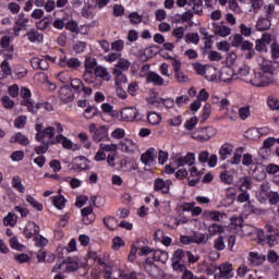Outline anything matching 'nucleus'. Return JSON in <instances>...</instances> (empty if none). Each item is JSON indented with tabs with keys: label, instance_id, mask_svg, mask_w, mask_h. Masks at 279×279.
<instances>
[{
	"label": "nucleus",
	"instance_id": "f257e3e1",
	"mask_svg": "<svg viewBox=\"0 0 279 279\" xmlns=\"http://www.w3.org/2000/svg\"><path fill=\"white\" fill-rule=\"evenodd\" d=\"M258 71L255 72L257 76L258 88L269 86V84H274V77L276 72L278 71V64L274 61L267 60L263 57L258 59Z\"/></svg>",
	"mask_w": 279,
	"mask_h": 279
},
{
	"label": "nucleus",
	"instance_id": "f03ea898",
	"mask_svg": "<svg viewBox=\"0 0 279 279\" xmlns=\"http://www.w3.org/2000/svg\"><path fill=\"white\" fill-rule=\"evenodd\" d=\"M235 78L242 80L246 84H252V86H256L258 88V78L256 76V72H250V65L242 64L236 69Z\"/></svg>",
	"mask_w": 279,
	"mask_h": 279
},
{
	"label": "nucleus",
	"instance_id": "7ed1b4c3",
	"mask_svg": "<svg viewBox=\"0 0 279 279\" xmlns=\"http://www.w3.org/2000/svg\"><path fill=\"white\" fill-rule=\"evenodd\" d=\"M21 97H23L21 106H26L28 112H32V114H37L40 108H45L44 104H37L36 106H34V101L29 99V97H32V92H29L27 87H22Z\"/></svg>",
	"mask_w": 279,
	"mask_h": 279
},
{
	"label": "nucleus",
	"instance_id": "20e7f679",
	"mask_svg": "<svg viewBox=\"0 0 279 279\" xmlns=\"http://www.w3.org/2000/svg\"><path fill=\"white\" fill-rule=\"evenodd\" d=\"M215 134H217V130L213 126H207L192 132L191 137L198 143H206V141H210Z\"/></svg>",
	"mask_w": 279,
	"mask_h": 279
},
{
	"label": "nucleus",
	"instance_id": "39448f33",
	"mask_svg": "<svg viewBox=\"0 0 279 279\" xmlns=\"http://www.w3.org/2000/svg\"><path fill=\"white\" fill-rule=\"evenodd\" d=\"M213 271H219V274L215 275V279H230L234 278V268H232V264L226 262L220 266H214Z\"/></svg>",
	"mask_w": 279,
	"mask_h": 279
},
{
	"label": "nucleus",
	"instance_id": "423d86ee",
	"mask_svg": "<svg viewBox=\"0 0 279 279\" xmlns=\"http://www.w3.org/2000/svg\"><path fill=\"white\" fill-rule=\"evenodd\" d=\"M171 186H173V181L171 179L165 180L162 178H157L154 182V191L162 193V195H169Z\"/></svg>",
	"mask_w": 279,
	"mask_h": 279
},
{
	"label": "nucleus",
	"instance_id": "0eeeda50",
	"mask_svg": "<svg viewBox=\"0 0 279 279\" xmlns=\"http://www.w3.org/2000/svg\"><path fill=\"white\" fill-rule=\"evenodd\" d=\"M138 109L136 107H125L121 111L122 121L134 122L141 121Z\"/></svg>",
	"mask_w": 279,
	"mask_h": 279
},
{
	"label": "nucleus",
	"instance_id": "6e6552de",
	"mask_svg": "<svg viewBox=\"0 0 279 279\" xmlns=\"http://www.w3.org/2000/svg\"><path fill=\"white\" fill-rule=\"evenodd\" d=\"M231 47H241L242 51H250L254 49V44H252L250 40L243 41V35L235 34L233 35V39L231 41Z\"/></svg>",
	"mask_w": 279,
	"mask_h": 279
},
{
	"label": "nucleus",
	"instance_id": "1a4fd4ad",
	"mask_svg": "<svg viewBox=\"0 0 279 279\" xmlns=\"http://www.w3.org/2000/svg\"><path fill=\"white\" fill-rule=\"evenodd\" d=\"M267 45H271V35L268 33H264L262 38L255 41V49L259 53H267Z\"/></svg>",
	"mask_w": 279,
	"mask_h": 279
},
{
	"label": "nucleus",
	"instance_id": "9d476101",
	"mask_svg": "<svg viewBox=\"0 0 279 279\" xmlns=\"http://www.w3.org/2000/svg\"><path fill=\"white\" fill-rule=\"evenodd\" d=\"M211 29L216 36H221V38H226L227 36H230V34H232V29L223 25V22H214L211 24Z\"/></svg>",
	"mask_w": 279,
	"mask_h": 279
},
{
	"label": "nucleus",
	"instance_id": "9b49d317",
	"mask_svg": "<svg viewBox=\"0 0 279 279\" xmlns=\"http://www.w3.org/2000/svg\"><path fill=\"white\" fill-rule=\"evenodd\" d=\"M56 136V128L53 126H48L46 128L43 132L36 133V141L38 143H45V138H48V143H51L52 138Z\"/></svg>",
	"mask_w": 279,
	"mask_h": 279
},
{
	"label": "nucleus",
	"instance_id": "f8f14e48",
	"mask_svg": "<svg viewBox=\"0 0 279 279\" xmlns=\"http://www.w3.org/2000/svg\"><path fill=\"white\" fill-rule=\"evenodd\" d=\"M248 265L251 267H258L263 265L266 260L265 255L258 253V252H250L247 256Z\"/></svg>",
	"mask_w": 279,
	"mask_h": 279
},
{
	"label": "nucleus",
	"instance_id": "ddd939ff",
	"mask_svg": "<svg viewBox=\"0 0 279 279\" xmlns=\"http://www.w3.org/2000/svg\"><path fill=\"white\" fill-rule=\"evenodd\" d=\"M59 99H61L63 104H71V101L75 99V96L73 95V92L71 90V87H69V85H64L60 88Z\"/></svg>",
	"mask_w": 279,
	"mask_h": 279
},
{
	"label": "nucleus",
	"instance_id": "4468645a",
	"mask_svg": "<svg viewBox=\"0 0 279 279\" xmlns=\"http://www.w3.org/2000/svg\"><path fill=\"white\" fill-rule=\"evenodd\" d=\"M26 239H36L40 234V227L36 222H28L24 229Z\"/></svg>",
	"mask_w": 279,
	"mask_h": 279
},
{
	"label": "nucleus",
	"instance_id": "2eb2a0df",
	"mask_svg": "<svg viewBox=\"0 0 279 279\" xmlns=\"http://www.w3.org/2000/svg\"><path fill=\"white\" fill-rule=\"evenodd\" d=\"M194 163H195V154L193 153H189L186 156L179 157L177 160H174V166L177 168L185 167V165H189V167H191Z\"/></svg>",
	"mask_w": 279,
	"mask_h": 279
},
{
	"label": "nucleus",
	"instance_id": "dca6fc26",
	"mask_svg": "<svg viewBox=\"0 0 279 279\" xmlns=\"http://www.w3.org/2000/svg\"><path fill=\"white\" fill-rule=\"evenodd\" d=\"M93 138L96 143H101V141H108V126L106 125H101L99 126L94 135H93Z\"/></svg>",
	"mask_w": 279,
	"mask_h": 279
},
{
	"label": "nucleus",
	"instance_id": "f3484780",
	"mask_svg": "<svg viewBox=\"0 0 279 279\" xmlns=\"http://www.w3.org/2000/svg\"><path fill=\"white\" fill-rule=\"evenodd\" d=\"M144 269L153 279H158L160 277V268L151 262H146Z\"/></svg>",
	"mask_w": 279,
	"mask_h": 279
},
{
	"label": "nucleus",
	"instance_id": "a211bd4d",
	"mask_svg": "<svg viewBox=\"0 0 279 279\" xmlns=\"http://www.w3.org/2000/svg\"><path fill=\"white\" fill-rule=\"evenodd\" d=\"M146 82L147 84H153L154 86H163L165 85V78L157 74L156 72H149L146 75Z\"/></svg>",
	"mask_w": 279,
	"mask_h": 279
},
{
	"label": "nucleus",
	"instance_id": "6ab92c4d",
	"mask_svg": "<svg viewBox=\"0 0 279 279\" xmlns=\"http://www.w3.org/2000/svg\"><path fill=\"white\" fill-rule=\"evenodd\" d=\"M59 65L63 68L69 66L70 69H80V66H82V61H80L77 58L66 60V57H64L60 59Z\"/></svg>",
	"mask_w": 279,
	"mask_h": 279
},
{
	"label": "nucleus",
	"instance_id": "aec40b11",
	"mask_svg": "<svg viewBox=\"0 0 279 279\" xmlns=\"http://www.w3.org/2000/svg\"><path fill=\"white\" fill-rule=\"evenodd\" d=\"M219 77H220L221 82L230 84V82H233V80H236V74H234L232 69L225 68L221 70Z\"/></svg>",
	"mask_w": 279,
	"mask_h": 279
},
{
	"label": "nucleus",
	"instance_id": "412c9836",
	"mask_svg": "<svg viewBox=\"0 0 279 279\" xmlns=\"http://www.w3.org/2000/svg\"><path fill=\"white\" fill-rule=\"evenodd\" d=\"M154 160H156V149L154 148L147 149L146 153H144L141 157V161L145 166L151 165Z\"/></svg>",
	"mask_w": 279,
	"mask_h": 279
},
{
	"label": "nucleus",
	"instance_id": "4be33fe9",
	"mask_svg": "<svg viewBox=\"0 0 279 279\" xmlns=\"http://www.w3.org/2000/svg\"><path fill=\"white\" fill-rule=\"evenodd\" d=\"M27 23H29V19L25 17V13H20L15 20L14 32H21V29H25L27 27Z\"/></svg>",
	"mask_w": 279,
	"mask_h": 279
},
{
	"label": "nucleus",
	"instance_id": "5701e85b",
	"mask_svg": "<svg viewBox=\"0 0 279 279\" xmlns=\"http://www.w3.org/2000/svg\"><path fill=\"white\" fill-rule=\"evenodd\" d=\"M123 70H119V68L112 69V75L114 77L116 84H128V76L123 73Z\"/></svg>",
	"mask_w": 279,
	"mask_h": 279
},
{
	"label": "nucleus",
	"instance_id": "b1692460",
	"mask_svg": "<svg viewBox=\"0 0 279 279\" xmlns=\"http://www.w3.org/2000/svg\"><path fill=\"white\" fill-rule=\"evenodd\" d=\"M232 151H234V146L232 144H223L219 149L220 160L223 161L228 158V156H232Z\"/></svg>",
	"mask_w": 279,
	"mask_h": 279
},
{
	"label": "nucleus",
	"instance_id": "393cba45",
	"mask_svg": "<svg viewBox=\"0 0 279 279\" xmlns=\"http://www.w3.org/2000/svg\"><path fill=\"white\" fill-rule=\"evenodd\" d=\"M257 32H267V29H271V20L267 17H260L256 24Z\"/></svg>",
	"mask_w": 279,
	"mask_h": 279
},
{
	"label": "nucleus",
	"instance_id": "a878e982",
	"mask_svg": "<svg viewBox=\"0 0 279 279\" xmlns=\"http://www.w3.org/2000/svg\"><path fill=\"white\" fill-rule=\"evenodd\" d=\"M26 36L28 37L29 43H43L45 38V36L36 31V28H32Z\"/></svg>",
	"mask_w": 279,
	"mask_h": 279
},
{
	"label": "nucleus",
	"instance_id": "bb28decb",
	"mask_svg": "<svg viewBox=\"0 0 279 279\" xmlns=\"http://www.w3.org/2000/svg\"><path fill=\"white\" fill-rule=\"evenodd\" d=\"M95 75L96 77H100L101 80H104L105 82H110V72H108V69L98 65L95 69Z\"/></svg>",
	"mask_w": 279,
	"mask_h": 279
},
{
	"label": "nucleus",
	"instance_id": "cd10ccee",
	"mask_svg": "<svg viewBox=\"0 0 279 279\" xmlns=\"http://www.w3.org/2000/svg\"><path fill=\"white\" fill-rule=\"evenodd\" d=\"M153 259L157 263H167L169 260V253L162 250H156L153 254Z\"/></svg>",
	"mask_w": 279,
	"mask_h": 279
},
{
	"label": "nucleus",
	"instance_id": "c85d7f7f",
	"mask_svg": "<svg viewBox=\"0 0 279 279\" xmlns=\"http://www.w3.org/2000/svg\"><path fill=\"white\" fill-rule=\"evenodd\" d=\"M209 236L204 233H194L192 236V243H196V245H206L208 243Z\"/></svg>",
	"mask_w": 279,
	"mask_h": 279
},
{
	"label": "nucleus",
	"instance_id": "c756f323",
	"mask_svg": "<svg viewBox=\"0 0 279 279\" xmlns=\"http://www.w3.org/2000/svg\"><path fill=\"white\" fill-rule=\"evenodd\" d=\"M193 5L192 10L194 14H197L198 16L204 14V1L203 0H193L192 2H189V5Z\"/></svg>",
	"mask_w": 279,
	"mask_h": 279
},
{
	"label": "nucleus",
	"instance_id": "7c9ffc66",
	"mask_svg": "<svg viewBox=\"0 0 279 279\" xmlns=\"http://www.w3.org/2000/svg\"><path fill=\"white\" fill-rule=\"evenodd\" d=\"M11 143H19V145H29V138L23 133L19 132L10 140Z\"/></svg>",
	"mask_w": 279,
	"mask_h": 279
},
{
	"label": "nucleus",
	"instance_id": "2f4dec72",
	"mask_svg": "<svg viewBox=\"0 0 279 279\" xmlns=\"http://www.w3.org/2000/svg\"><path fill=\"white\" fill-rule=\"evenodd\" d=\"M220 180L223 184H233L234 175L231 171L226 170L220 173Z\"/></svg>",
	"mask_w": 279,
	"mask_h": 279
},
{
	"label": "nucleus",
	"instance_id": "473e14b6",
	"mask_svg": "<svg viewBox=\"0 0 279 279\" xmlns=\"http://www.w3.org/2000/svg\"><path fill=\"white\" fill-rule=\"evenodd\" d=\"M12 186L13 189H16L19 193H25V186L23 185V182L21 181V177L15 175L12 179Z\"/></svg>",
	"mask_w": 279,
	"mask_h": 279
},
{
	"label": "nucleus",
	"instance_id": "72a5a7b5",
	"mask_svg": "<svg viewBox=\"0 0 279 279\" xmlns=\"http://www.w3.org/2000/svg\"><path fill=\"white\" fill-rule=\"evenodd\" d=\"M147 121L148 123H150V125H158L160 121H162V118L160 117V114H157L156 112L150 111L148 112Z\"/></svg>",
	"mask_w": 279,
	"mask_h": 279
},
{
	"label": "nucleus",
	"instance_id": "f704fd0d",
	"mask_svg": "<svg viewBox=\"0 0 279 279\" xmlns=\"http://www.w3.org/2000/svg\"><path fill=\"white\" fill-rule=\"evenodd\" d=\"M206 216L208 217L209 221H221V219L226 217V214L221 211H207Z\"/></svg>",
	"mask_w": 279,
	"mask_h": 279
},
{
	"label": "nucleus",
	"instance_id": "c9c22d12",
	"mask_svg": "<svg viewBox=\"0 0 279 279\" xmlns=\"http://www.w3.org/2000/svg\"><path fill=\"white\" fill-rule=\"evenodd\" d=\"M209 236H215L216 234H223V226L213 223L208 228Z\"/></svg>",
	"mask_w": 279,
	"mask_h": 279
},
{
	"label": "nucleus",
	"instance_id": "e433bc0d",
	"mask_svg": "<svg viewBox=\"0 0 279 279\" xmlns=\"http://www.w3.org/2000/svg\"><path fill=\"white\" fill-rule=\"evenodd\" d=\"M214 248L217 250L218 252H223V250H226V241L223 235L218 236L214 241Z\"/></svg>",
	"mask_w": 279,
	"mask_h": 279
},
{
	"label": "nucleus",
	"instance_id": "4c0bfd02",
	"mask_svg": "<svg viewBox=\"0 0 279 279\" xmlns=\"http://www.w3.org/2000/svg\"><path fill=\"white\" fill-rule=\"evenodd\" d=\"M185 43H191L192 45H198L199 44V34L197 33H187L185 35Z\"/></svg>",
	"mask_w": 279,
	"mask_h": 279
},
{
	"label": "nucleus",
	"instance_id": "58836bf2",
	"mask_svg": "<svg viewBox=\"0 0 279 279\" xmlns=\"http://www.w3.org/2000/svg\"><path fill=\"white\" fill-rule=\"evenodd\" d=\"M131 62L128 61V59H119L118 63L116 64V69H119L120 71H128L131 66Z\"/></svg>",
	"mask_w": 279,
	"mask_h": 279
},
{
	"label": "nucleus",
	"instance_id": "ea45409f",
	"mask_svg": "<svg viewBox=\"0 0 279 279\" xmlns=\"http://www.w3.org/2000/svg\"><path fill=\"white\" fill-rule=\"evenodd\" d=\"M0 68L3 73L2 77H8L9 75H12V68L10 66V62H8V59L2 61Z\"/></svg>",
	"mask_w": 279,
	"mask_h": 279
},
{
	"label": "nucleus",
	"instance_id": "a19ab883",
	"mask_svg": "<svg viewBox=\"0 0 279 279\" xmlns=\"http://www.w3.org/2000/svg\"><path fill=\"white\" fill-rule=\"evenodd\" d=\"M50 25L51 20H49V17H44L43 20L36 23V27L37 29H40V32H45V29H47V27H49Z\"/></svg>",
	"mask_w": 279,
	"mask_h": 279
},
{
	"label": "nucleus",
	"instance_id": "79ce46f5",
	"mask_svg": "<svg viewBox=\"0 0 279 279\" xmlns=\"http://www.w3.org/2000/svg\"><path fill=\"white\" fill-rule=\"evenodd\" d=\"M52 202L56 208H58L59 210H62V208H64V204L66 199L64 198V196L60 195V196H54Z\"/></svg>",
	"mask_w": 279,
	"mask_h": 279
},
{
	"label": "nucleus",
	"instance_id": "37998d69",
	"mask_svg": "<svg viewBox=\"0 0 279 279\" xmlns=\"http://www.w3.org/2000/svg\"><path fill=\"white\" fill-rule=\"evenodd\" d=\"M4 226H16V215L9 213L7 217L3 218Z\"/></svg>",
	"mask_w": 279,
	"mask_h": 279
},
{
	"label": "nucleus",
	"instance_id": "c03bdc74",
	"mask_svg": "<svg viewBox=\"0 0 279 279\" xmlns=\"http://www.w3.org/2000/svg\"><path fill=\"white\" fill-rule=\"evenodd\" d=\"M85 69H86V71H93V70L97 69V59L90 58V57L86 58Z\"/></svg>",
	"mask_w": 279,
	"mask_h": 279
},
{
	"label": "nucleus",
	"instance_id": "a18cd8bd",
	"mask_svg": "<svg viewBox=\"0 0 279 279\" xmlns=\"http://www.w3.org/2000/svg\"><path fill=\"white\" fill-rule=\"evenodd\" d=\"M26 202L36 210H43V204L36 201V198H34L32 195L26 196Z\"/></svg>",
	"mask_w": 279,
	"mask_h": 279
},
{
	"label": "nucleus",
	"instance_id": "49530a36",
	"mask_svg": "<svg viewBox=\"0 0 279 279\" xmlns=\"http://www.w3.org/2000/svg\"><path fill=\"white\" fill-rule=\"evenodd\" d=\"M129 19L133 25H138L140 23H143V15L138 14V12H132L129 15Z\"/></svg>",
	"mask_w": 279,
	"mask_h": 279
},
{
	"label": "nucleus",
	"instance_id": "de8ad7c7",
	"mask_svg": "<svg viewBox=\"0 0 279 279\" xmlns=\"http://www.w3.org/2000/svg\"><path fill=\"white\" fill-rule=\"evenodd\" d=\"M97 114H98L97 108H95V106H88L85 109L84 117L85 119H93V117H97Z\"/></svg>",
	"mask_w": 279,
	"mask_h": 279
},
{
	"label": "nucleus",
	"instance_id": "09e8293b",
	"mask_svg": "<svg viewBox=\"0 0 279 279\" xmlns=\"http://www.w3.org/2000/svg\"><path fill=\"white\" fill-rule=\"evenodd\" d=\"M174 80H177V82H179V84H184V83L189 82V76L186 74H184V72H182V70H180L179 72H174Z\"/></svg>",
	"mask_w": 279,
	"mask_h": 279
},
{
	"label": "nucleus",
	"instance_id": "8fccbe9b",
	"mask_svg": "<svg viewBox=\"0 0 279 279\" xmlns=\"http://www.w3.org/2000/svg\"><path fill=\"white\" fill-rule=\"evenodd\" d=\"M210 112H213V110L210 109V104H206L203 108V116H202L201 123H206V121H208V118L210 117Z\"/></svg>",
	"mask_w": 279,
	"mask_h": 279
},
{
	"label": "nucleus",
	"instance_id": "3c124183",
	"mask_svg": "<svg viewBox=\"0 0 279 279\" xmlns=\"http://www.w3.org/2000/svg\"><path fill=\"white\" fill-rule=\"evenodd\" d=\"M83 80L86 84H94L95 74H93V70H86L83 74Z\"/></svg>",
	"mask_w": 279,
	"mask_h": 279
},
{
	"label": "nucleus",
	"instance_id": "603ef678",
	"mask_svg": "<svg viewBox=\"0 0 279 279\" xmlns=\"http://www.w3.org/2000/svg\"><path fill=\"white\" fill-rule=\"evenodd\" d=\"M241 191H247L250 189H252V178L250 177H244L243 179H241Z\"/></svg>",
	"mask_w": 279,
	"mask_h": 279
},
{
	"label": "nucleus",
	"instance_id": "864d4df0",
	"mask_svg": "<svg viewBox=\"0 0 279 279\" xmlns=\"http://www.w3.org/2000/svg\"><path fill=\"white\" fill-rule=\"evenodd\" d=\"M116 95L120 99H126L128 98V92L121 87V83L116 84Z\"/></svg>",
	"mask_w": 279,
	"mask_h": 279
},
{
	"label": "nucleus",
	"instance_id": "5fc2aeb1",
	"mask_svg": "<svg viewBox=\"0 0 279 279\" xmlns=\"http://www.w3.org/2000/svg\"><path fill=\"white\" fill-rule=\"evenodd\" d=\"M199 119L197 117H192L190 120H187L185 123H184V128L185 130H193L195 128V125H197Z\"/></svg>",
	"mask_w": 279,
	"mask_h": 279
},
{
	"label": "nucleus",
	"instance_id": "6e6d98bb",
	"mask_svg": "<svg viewBox=\"0 0 279 279\" xmlns=\"http://www.w3.org/2000/svg\"><path fill=\"white\" fill-rule=\"evenodd\" d=\"M254 163V157L252 156V154L246 153L243 155L242 157V165L244 167H251V165Z\"/></svg>",
	"mask_w": 279,
	"mask_h": 279
},
{
	"label": "nucleus",
	"instance_id": "4d7b16f0",
	"mask_svg": "<svg viewBox=\"0 0 279 279\" xmlns=\"http://www.w3.org/2000/svg\"><path fill=\"white\" fill-rule=\"evenodd\" d=\"M10 245L13 250H17L19 252H23V250L25 248V246L23 244L19 243L17 238H11Z\"/></svg>",
	"mask_w": 279,
	"mask_h": 279
},
{
	"label": "nucleus",
	"instance_id": "13d9d810",
	"mask_svg": "<svg viewBox=\"0 0 279 279\" xmlns=\"http://www.w3.org/2000/svg\"><path fill=\"white\" fill-rule=\"evenodd\" d=\"M267 104L270 110H279V100L274 96H268Z\"/></svg>",
	"mask_w": 279,
	"mask_h": 279
},
{
	"label": "nucleus",
	"instance_id": "bf43d9fd",
	"mask_svg": "<svg viewBox=\"0 0 279 279\" xmlns=\"http://www.w3.org/2000/svg\"><path fill=\"white\" fill-rule=\"evenodd\" d=\"M48 149H49V141L41 142L40 146L35 147V151L38 155L47 154Z\"/></svg>",
	"mask_w": 279,
	"mask_h": 279
},
{
	"label": "nucleus",
	"instance_id": "052dcab7",
	"mask_svg": "<svg viewBox=\"0 0 279 279\" xmlns=\"http://www.w3.org/2000/svg\"><path fill=\"white\" fill-rule=\"evenodd\" d=\"M264 10H265V19H268L271 21L276 7L274 4H268L264 7Z\"/></svg>",
	"mask_w": 279,
	"mask_h": 279
},
{
	"label": "nucleus",
	"instance_id": "680f3d73",
	"mask_svg": "<svg viewBox=\"0 0 279 279\" xmlns=\"http://www.w3.org/2000/svg\"><path fill=\"white\" fill-rule=\"evenodd\" d=\"M186 255V252H184L182 248H178L174 251L173 256H172V262H181L182 258Z\"/></svg>",
	"mask_w": 279,
	"mask_h": 279
},
{
	"label": "nucleus",
	"instance_id": "e2e57ef3",
	"mask_svg": "<svg viewBox=\"0 0 279 279\" xmlns=\"http://www.w3.org/2000/svg\"><path fill=\"white\" fill-rule=\"evenodd\" d=\"M1 102H2L3 108H7V109L14 108V100L10 99V96H3L1 98Z\"/></svg>",
	"mask_w": 279,
	"mask_h": 279
},
{
	"label": "nucleus",
	"instance_id": "0e129e2a",
	"mask_svg": "<svg viewBox=\"0 0 279 279\" xmlns=\"http://www.w3.org/2000/svg\"><path fill=\"white\" fill-rule=\"evenodd\" d=\"M276 145V138L275 137H268L263 143V148L260 151H265V149H269L270 147H274Z\"/></svg>",
	"mask_w": 279,
	"mask_h": 279
},
{
	"label": "nucleus",
	"instance_id": "69168bd1",
	"mask_svg": "<svg viewBox=\"0 0 279 279\" xmlns=\"http://www.w3.org/2000/svg\"><path fill=\"white\" fill-rule=\"evenodd\" d=\"M182 279H208L206 278V276H201L197 277L193 274V271L191 270H184L183 275H182Z\"/></svg>",
	"mask_w": 279,
	"mask_h": 279
},
{
	"label": "nucleus",
	"instance_id": "338daca9",
	"mask_svg": "<svg viewBox=\"0 0 279 279\" xmlns=\"http://www.w3.org/2000/svg\"><path fill=\"white\" fill-rule=\"evenodd\" d=\"M239 117L243 121L250 117V107H241L240 109L238 108Z\"/></svg>",
	"mask_w": 279,
	"mask_h": 279
},
{
	"label": "nucleus",
	"instance_id": "774afa93",
	"mask_svg": "<svg viewBox=\"0 0 279 279\" xmlns=\"http://www.w3.org/2000/svg\"><path fill=\"white\" fill-rule=\"evenodd\" d=\"M279 171V166L275 165V163H269L266 167V173H268L269 175H275V173H278Z\"/></svg>",
	"mask_w": 279,
	"mask_h": 279
}]
</instances>
